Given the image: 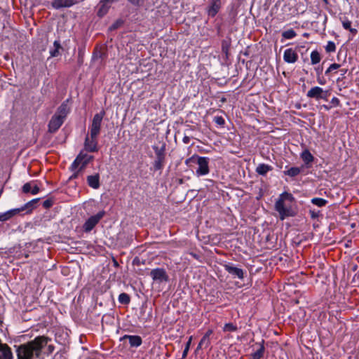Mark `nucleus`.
<instances>
[{"label": "nucleus", "instance_id": "1", "mask_svg": "<svg viewBox=\"0 0 359 359\" xmlns=\"http://www.w3.org/2000/svg\"><path fill=\"white\" fill-rule=\"evenodd\" d=\"M50 339L45 336H39L34 340L18 346L17 355L18 359L41 358L42 349L47 346Z\"/></svg>", "mask_w": 359, "mask_h": 359}, {"label": "nucleus", "instance_id": "2", "mask_svg": "<svg viewBox=\"0 0 359 359\" xmlns=\"http://www.w3.org/2000/svg\"><path fill=\"white\" fill-rule=\"evenodd\" d=\"M293 200L294 197L291 194L284 192L280 195L278 199L276 201L275 209L279 213L280 219L281 220L285 219L286 217L294 215V212L290 205L285 203V201H292Z\"/></svg>", "mask_w": 359, "mask_h": 359}, {"label": "nucleus", "instance_id": "3", "mask_svg": "<svg viewBox=\"0 0 359 359\" xmlns=\"http://www.w3.org/2000/svg\"><path fill=\"white\" fill-rule=\"evenodd\" d=\"M69 112L67 104L63 102L57 109L55 114L52 116L48 123V131L56 132L65 121V119Z\"/></svg>", "mask_w": 359, "mask_h": 359}, {"label": "nucleus", "instance_id": "4", "mask_svg": "<svg viewBox=\"0 0 359 359\" xmlns=\"http://www.w3.org/2000/svg\"><path fill=\"white\" fill-rule=\"evenodd\" d=\"M209 162L210 159L208 157L199 156L198 155H193L191 157L185 161L187 165H191V163H196L198 167L196 170L197 176H203L209 173Z\"/></svg>", "mask_w": 359, "mask_h": 359}, {"label": "nucleus", "instance_id": "5", "mask_svg": "<svg viewBox=\"0 0 359 359\" xmlns=\"http://www.w3.org/2000/svg\"><path fill=\"white\" fill-rule=\"evenodd\" d=\"M104 114V111H102L101 112L94 115L92 124L90 127V134L91 137H97L98 135L100 134L101 124Z\"/></svg>", "mask_w": 359, "mask_h": 359}, {"label": "nucleus", "instance_id": "6", "mask_svg": "<svg viewBox=\"0 0 359 359\" xmlns=\"http://www.w3.org/2000/svg\"><path fill=\"white\" fill-rule=\"evenodd\" d=\"M105 211L102 210L96 215L90 217L83 224V229L85 232H90L105 215Z\"/></svg>", "mask_w": 359, "mask_h": 359}, {"label": "nucleus", "instance_id": "7", "mask_svg": "<svg viewBox=\"0 0 359 359\" xmlns=\"http://www.w3.org/2000/svg\"><path fill=\"white\" fill-rule=\"evenodd\" d=\"M93 156H90L87 154L81 152L71 165L70 169H75L76 167H80L81 169H85L87 165L93 160Z\"/></svg>", "mask_w": 359, "mask_h": 359}, {"label": "nucleus", "instance_id": "8", "mask_svg": "<svg viewBox=\"0 0 359 359\" xmlns=\"http://www.w3.org/2000/svg\"><path fill=\"white\" fill-rule=\"evenodd\" d=\"M306 96L310 98H315L316 100L323 99L325 100H327L328 92L323 90L320 87L316 86L311 88L306 94Z\"/></svg>", "mask_w": 359, "mask_h": 359}, {"label": "nucleus", "instance_id": "9", "mask_svg": "<svg viewBox=\"0 0 359 359\" xmlns=\"http://www.w3.org/2000/svg\"><path fill=\"white\" fill-rule=\"evenodd\" d=\"M150 276L154 281H156L159 283L167 282L169 279L165 269L161 268L152 269L150 272Z\"/></svg>", "mask_w": 359, "mask_h": 359}, {"label": "nucleus", "instance_id": "10", "mask_svg": "<svg viewBox=\"0 0 359 359\" xmlns=\"http://www.w3.org/2000/svg\"><path fill=\"white\" fill-rule=\"evenodd\" d=\"M76 4V0H53L51 6L53 8L58 10L62 8H69Z\"/></svg>", "mask_w": 359, "mask_h": 359}, {"label": "nucleus", "instance_id": "11", "mask_svg": "<svg viewBox=\"0 0 359 359\" xmlns=\"http://www.w3.org/2000/svg\"><path fill=\"white\" fill-rule=\"evenodd\" d=\"M84 148L87 151L89 152H95L97 151V137H89L88 135L86 136L85 142H84Z\"/></svg>", "mask_w": 359, "mask_h": 359}, {"label": "nucleus", "instance_id": "12", "mask_svg": "<svg viewBox=\"0 0 359 359\" xmlns=\"http://www.w3.org/2000/svg\"><path fill=\"white\" fill-rule=\"evenodd\" d=\"M283 60L287 63H295L298 60V55L292 48H287L284 52Z\"/></svg>", "mask_w": 359, "mask_h": 359}, {"label": "nucleus", "instance_id": "13", "mask_svg": "<svg viewBox=\"0 0 359 359\" xmlns=\"http://www.w3.org/2000/svg\"><path fill=\"white\" fill-rule=\"evenodd\" d=\"M225 270L231 274L233 277H237L240 279H243L244 277L243 271L238 267L233 266L232 264H228L224 266Z\"/></svg>", "mask_w": 359, "mask_h": 359}, {"label": "nucleus", "instance_id": "14", "mask_svg": "<svg viewBox=\"0 0 359 359\" xmlns=\"http://www.w3.org/2000/svg\"><path fill=\"white\" fill-rule=\"evenodd\" d=\"M128 339L129 344L132 347H138L142 343V338L137 335H124L122 339Z\"/></svg>", "mask_w": 359, "mask_h": 359}, {"label": "nucleus", "instance_id": "15", "mask_svg": "<svg viewBox=\"0 0 359 359\" xmlns=\"http://www.w3.org/2000/svg\"><path fill=\"white\" fill-rule=\"evenodd\" d=\"M220 8L219 0H212L210 6L208 8V14L211 17H214L219 12Z\"/></svg>", "mask_w": 359, "mask_h": 359}, {"label": "nucleus", "instance_id": "16", "mask_svg": "<svg viewBox=\"0 0 359 359\" xmlns=\"http://www.w3.org/2000/svg\"><path fill=\"white\" fill-rule=\"evenodd\" d=\"M87 182L89 187L93 189H97L100 187V175L99 174H95L93 175H88L87 177Z\"/></svg>", "mask_w": 359, "mask_h": 359}, {"label": "nucleus", "instance_id": "17", "mask_svg": "<svg viewBox=\"0 0 359 359\" xmlns=\"http://www.w3.org/2000/svg\"><path fill=\"white\" fill-rule=\"evenodd\" d=\"M21 211H22V209L15 208V209L10 210L4 213H1L0 214V222L7 221V220L10 219L11 218H12L13 217H14L15 215H16L17 214H18L19 212H20Z\"/></svg>", "mask_w": 359, "mask_h": 359}, {"label": "nucleus", "instance_id": "18", "mask_svg": "<svg viewBox=\"0 0 359 359\" xmlns=\"http://www.w3.org/2000/svg\"><path fill=\"white\" fill-rule=\"evenodd\" d=\"M110 6L111 4L104 1V0H100L97 5V15L100 17L104 16L108 12Z\"/></svg>", "mask_w": 359, "mask_h": 359}, {"label": "nucleus", "instance_id": "19", "mask_svg": "<svg viewBox=\"0 0 359 359\" xmlns=\"http://www.w3.org/2000/svg\"><path fill=\"white\" fill-rule=\"evenodd\" d=\"M301 158L304 163L307 165V167L310 166L309 165L313 161L314 159L313 156L308 149H305L301 154Z\"/></svg>", "mask_w": 359, "mask_h": 359}, {"label": "nucleus", "instance_id": "20", "mask_svg": "<svg viewBox=\"0 0 359 359\" xmlns=\"http://www.w3.org/2000/svg\"><path fill=\"white\" fill-rule=\"evenodd\" d=\"M273 168L267 164L261 163L256 168V172L260 175H265L269 171L272 170Z\"/></svg>", "mask_w": 359, "mask_h": 359}, {"label": "nucleus", "instance_id": "21", "mask_svg": "<svg viewBox=\"0 0 359 359\" xmlns=\"http://www.w3.org/2000/svg\"><path fill=\"white\" fill-rule=\"evenodd\" d=\"M165 157H156L154 161V168L155 170H161L165 165Z\"/></svg>", "mask_w": 359, "mask_h": 359}, {"label": "nucleus", "instance_id": "22", "mask_svg": "<svg viewBox=\"0 0 359 359\" xmlns=\"http://www.w3.org/2000/svg\"><path fill=\"white\" fill-rule=\"evenodd\" d=\"M303 170V167L298 168V167H292L288 169L286 171H284V174L286 175H288L290 177H296L299 174L301 173V172Z\"/></svg>", "mask_w": 359, "mask_h": 359}, {"label": "nucleus", "instance_id": "23", "mask_svg": "<svg viewBox=\"0 0 359 359\" xmlns=\"http://www.w3.org/2000/svg\"><path fill=\"white\" fill-rule=\"evenodd\" d=\"M152 148L155 152L156 157H165V144H163L161 147L154 145L152 147Z\"/></svg>", "mask_w": 359, "mask_h": 359}, {"label": "nucleus", "instance_id": "24", "mask_svg": "<svg viewBox=\"0 0 359 359\" xmlns=\"http://www.w3.org/2000/svg\"><path fill=\"white\" fill-rule=\"evenodd\" d=\"M210 345V339L208 338V337H203L201 339L196 350H199L201 348H207Z\"/></svg>", "mask_w": 359, "mask_h": 359}, {"label": "nucleus", "instance_id": "25", "mask_svg": "<svg viewBox=\"0 0 359 359\" xmlns=\"http://www.w3.org/2000/svg\"><path fill=\"white\" fill-rule=\"evenodd\" d=\"M342 26L345 29L350 31L353 35L356 34L357 29L351 27V22L348 19L342 20Z\"/></svg>", "mask_w": 359, "mask_h": 359}, {"label": "nucleus", "instance_id": "26", "mask_svg": "<svg viewBox=\"0 0 359 359\" xmlns=\"http://www.w3.org/2000/svg\"><path fill=\"white\" fill-rule=\"evenodd\" d=\"M118 302L122 304L127 305L130 302V297L127 293H121L118 296Z\"/></svg>", "mask_w": 359, "mask_h": 359}, {"label": "nucleus", "instance_id": "27", "mask_svg": "<svg viewBox=\"0 0 359 359\" xmlns=\"http://www.w3.org/2000/svg\"><path fill=\"white\" fill-rule=\"evenodd\" d=\"M320 53L317 50H313L311 54V61L312 65H316L320 62Z\"/></svg>", "mask_w": 359, "mask_h": 359}, {"label": "nucleus", "instance_id": "28", "mask_svg": "<svg viewBox=\"0 0 359 359\" xmlns=\"http://www.w3.org/2000/svg\"><path fill=\"white\" fill-rule=\"evenodd\" d=\"M39 198H35L29 202L27 203L23 207H22L20 209H22V211H24L25 210H29L30 212L34 208L35 204L39 201Z\"/></svg>", "mask_w": 359, "mask_h": 359}, {"label": "nucleus", "instance_id": "29", "mask_svg": "<svg viewBox=\"0 0 359 359\" xmlns=\"http://www.w3.org/2000/svg\"><path fill=\"white\" fill-rule=\"evenodd\" d=\"M231 46V41L229 39H224L222 41V50L223 53L226 54V56H228V53L230 48Z\"/></svg>", "mask_w": 359, "mask_h": 359}, {"label": "nucleus", "instance_id": "30", "mask_svg": "<svg viewBox=\"0 0 359 359\" xmlns=\"http://www.w3.org/2000/svg\"><path fill=\"white\" fill-rule=\"evenodd\" d=\"M264 353V346L263 344H261L259 349L257 350L253 354L252 358L253 359H261Z\"/></svg>", "mask_w": 359, "mask_h": 359}, {"label": "nucleus", "instance_id": "31", "mask_svg": "<svg viewBox=\"0 0 359 359\" xmlns=\"http://www.w3.org/2000/svg\"><path fill=\"white\" fill-rule=\"evenodd\" d=\"M296 36L297 34L292 29L284 31L282 33V36L285 39H291L295 37Z\"/></svg>", "mask_w": 359, "mask_h": 359}, {"label": "nucleus", "instance_id": "32", "mask_svg": "<svg viewBox=\"0 0 359 359\" xmlns=\"http://www.w3.org/2000/svg\"><path fill=\"white\" fill-rule=\"evenodd\" d=\"M311 203L318 207L325 206L327 201L321 198H313L311 199Z\"/></svg>", "mask_w": 359, "mask_h": 359}, {"label": "nucleus", "instance_id": "33", "mask_svg": "<svg viewBox=\"0 0 359 359\" xmlns=\"http://www.w3.org/2000/svg\"><path fill=\"white\" fill-rule=\"evenodd\" d=\"M237 330V326L231 323L225 324L223 328L224 332H235Z\"/></svg>", "mask_w": 359, "mask_h": 359}, {"label": "nucleus", "instance_id": "34", "mask_svg": "<svg viewBox=\"0 0 359 359\" xmlns=\"http://www.w3.org/2000/svg\"><path fill=\"white\" fill-rule=\"evenodd\" d=\"M191 340H192V337L191 336L189 337L188 341L187 342L185 348H184V351L182 353V359L186 358V357L187 356V354H188V352H189V348H190V345H191Z\"/></svg>", "mask_w": 359, "mask_h": 359}, {"label": "nucleus", "instance_id": "35", "mask_svg": "<svg viewBox=\"0 0 359 359\" xmlns=\"http://www.w3.org/2000/svg\"><path fill=\"white\" fill-rule=\"evenodd\" d=\"M33 184H34V182L25 183L22 186V192L25 194H28V193L31 192Z\"/></svg>", "mask_w": 359, "mask_h": 359}, {"label": "nucleus", "instance_id": "36", "mask_svg": "<svg viewBox=\"0 0 359 359\" xmlns=\"http://www.w3.org/2000/svg\"><path fill=\"white\" fill-rule=\"evenodd\" d=\"M325 50L328 53L334 52L336 50L335 43L332 41H329L325 47Z\"/></svg>", "mask_w": 359, "mask_h": 359}, {"label": "nucleus", "instance_id": "37", "mask_svg": "<svg viewBox=\"0 0 359 359\" xmlns=\"http://www.w3.org/2000/svg\"><path fill=\"white\" fill-rule=\"evenodd\" d=\"M214 121L215 123L221 126H224L225 123V121L222 116H215Z\"/></svg>", "mask_w": 359, "mask_h": 359}, {"label": "nucleus", "instance_id": "38", "mask_svg": "<svg viewBox=\"0 0 359 359\" xmlns=\"http://www.w3.org/2000/svg\"><path fill=\"white\" fill-rule=\"evenodd\" d=\"M53 205V202L50 199H47L43 202V206L46 209L50 208Z\"/></svg>", "mask_w": 359, "mask_h": 359}, {"label": "nucleus", "instance_id": "39", "mask_svg": "<svg viewBox=\"0 0 359 359\" xmlns=\"http://www.w3.org/2000/svg\"><path fill=\"white\" fill-rule=\"evenodd\" d=\"M133 6H141L144 4V0H126Z\"/></svg>", "mask_w": 359, "mask_h": 359}, {"label": "nucleus", "instance_id": "40", "mask_svg": "<svg viewBox=\"0 0 359 359\" xmlns=\"http://www.w3.org/2000/svg\"><path fill=\"white\" fill-rule=\"evenodd\" d=\"M309 214L312 219H316V218L318 217L320 212L318 210H310Z\"/></svg>", "mask_w": 359, "mask_h": 359}, {"label": "nucleus", "instance_id": "41", "mask_svg": "<svg viewBox=\"0 0 359 359\" xmlns=\"http://www.w3.org/2000/svg\"><path fill=\"white\" fill-rule=\"evenodd\" d=\"M39 192V188L36 184H32L31 194L33 195L37 194Z\"/></svg>", "mask_w": 359, "mask_h": 359}, {"label": "nucleus", "instance_id": "42", "mask_svg": "<svg viewBox=\"0 0 359 359\" xmlns=\"http://www.w3.org/2000/svg\"><path fill=\"white\" fill-rule=\"evenodd\" d=\"M50 55L51 57H57L59 55V49L54 48L53 50H50Z\"/></svg>", "mask_w": 359, "mask_h": 359}, {"label": "nucleus", "instance_id": "43", "mask_svg": "<svg viewBox=\"0 0 359 359\" xmlns=\"http://www.w3.org/2000/svg\"><path fill=\"white\" fill-rule=\"evenodd\" d=\"M331 103L333 104V106H339L340 104V101L337 97H333L331 100Z\"/></svg>", "mask_w": 359, "mask_h": 359}, {"label": "nucleus", "instance_id": "44", "mask_svg": "<svg viewBox=\"0 0 359 359\" xmlns=\"http://www.w3.org/2000/svg\"><path fill=\"white\" fill-rule=\"evenodd\" d=\"M121 24V22H119L118 21H117L110 26L109 29L114 30V29H117L120 26Z\"/></svg>", "mask_w": 359, "mask_h": 359}, {"label": "nucleus", "instance_id": "45", "mask_svg": "<svg viewBox=\"0 0 359 359\" xmlns=\"http://www.w3.org/2000/svg\"><path fill=\"white\" fill-rule=\"evenodd\" d=\"M340 67H341V65L337 64V63H333V64L330 65V70L333 71V70L339 69Z\"/></svg>", "mask_w": 359, "mask_h": 359}, {"label": "nucleus", "instance_id": "46", "mask_svg": "<svg viewBox=\"0 0 359 359\" xmlns=\"http://www.w3.org/2000/svg\"><path fill=\"white\" fill-rule=\"evenodd\" d=\"M72 172H73V174L69 177V180L76 179L80 176L78 172H76L75 170H72Z\"/></svg>", "mask_w": 359, "mask_h": 359}, {"label": "nucleus", "instance_id": "47", "mask_svg": "<svg viewBox=\"0 0 359 359\" xmlns=\"http://www.w3.org/2000/svg\"><path fill=\"white\" fill-rule=\"evenodd\" d=\"M71 170H75L76 172H78L79 175H81L83 173V171L84 169H81L80 167H76L75 169H70Z\"/></svg>", "mask_w": 359, "mask_h": 359}, {"label": "nucleus", "instance_id": "48", "mask_svg": "<svg viewBox=\"0 0 359 359\" xmlns=\"http://www.w3.org/2000/svg\"><path fill=\"white\" fill-rule=\"evenodd\" d=\"M53 45H54V48H57V49H59V50L62 48L60 42L57 41H55Z\"/></svg>", "mask_w": 359, "mask_h": 359}, {"label": "nucleus", "instance_id": "49", "mask_svg": "<svg viewBox=\"0 0 359 359\" xmlns=\"http://www.w3.org/2000/svg\"><path fill=\"white\" fill-rule=\"evenodd\" d=\"M182 141L184 144H189L190 142V137L188 136H184L182 139Z\"/></svg>", "mask_w": 359, "mask_h": 359}, {"label": "nucleus", "instance_id": "50", "mask_svg": "<svg viewBox=\"0 0 359 359\" xmlns=\"http://www.w3.org/2000/svg\"><path fill=\"white\" fill-rule=\"evenodd\" d=\"M212 334V330H208L205 334H204L203 337H208V338H210V335Z\"/></svg>", "mask_w": 359, "mask_h": 359}, {"label": "nucleus", "instance_id": "51", "mask_svg": "<svg viewBox=\"0 0 359 359\" xmlns=\"http://www.w3.org/2000/svg\"><path fill=\"white\" fill-rule=\"evenodd\" d=\"M54 350V346L53 345H49L48 346V353H51Z\"/></svg>", "mask_w": 359, "mask_h": 359}, {"label": "nucleus", "instance_id": "52", "mask_svg": "<svg viewBox=\"0 0 359 359\" xmlns=\"http://www.w3.org/2000/svg\"><path fill=\"white\" fill-rule=\"evenodd\" d=\"M117 0H104V1L109 4H112L114 1H116Z\"/></svg>", "mask_w": 359, "mask_h": 359}, {"label": "nucleus", "instance_id": "53", "mask_svg": "<svg viewBox=\"0 0 359 359\" xmlns=\"http://www.w3.org/2000/svg\"><path fill=\"white\" fill-rule=\"evenodd\" d=\"M341 75H344L347 72V69H342L340 70Z\"/></svg>", "mask_w": 359, "mask_h": 359}, {"label": "nucleus", "instance_id": "54", "mask_svg": "<svg viewBox=\"0 0 359 359\" xmlns=\"http://www.w3.org/2000/svg\"><path fill=\"white\" fill-rule=\"evenodd\" d=\"M330 72H332V70H330V67H329L328 69L325 71V74H327Z\"/></svg>", "mask_w": 359, "mask_h": 359}, {"label": "nucleus", "instance_id": "55", "mask_svg": "<svg viewBox=\"0 0 359 359\" xmlns=\"http://www.w3.org/2000/svg\"><path fill=\"white\" fill-rule=\"evenodd\" d=\"M309 36V34H307V33L304 34V36Z\"/></svg>", "mask_w": 359, "mask_h": 359}, {"label": "nucleus", "instance_id": "56", "mask_svg": "<svg viewBox=\"0 0 359 359\" xmlns=\"http://www.w3.org/2000/svg\"><path fill=\"white\" fill-rule=\"evenodd\" d=\"M114 265L118 266V263L116 261H114Z\"/></svg>", "mask_w": 359, "mask_h": 359}, {"label": "nucleus", "instance_id": "57", "mask_svg": "<svg viewBox=\"0 0 359 359\" xmlns=\"http://www.w3.org/2000/svg\"><path fill=\"white\" fill-rule=\"evenodd\" d=\"M325 4H327L328 3V1L327 0H323Z\"/></svg>", "mask_w": 359, "mask_h": 359}, {"label": "nucleus", "instance_id": "58", "mask_svg": "<svg viewBox=\"0 0 359 359\" xmlns=\"http://www.w3.org/2000/svg\"><path fill=\"white\" fill-rule=\"evenodd\" d=\"M324 107H325V109H329V108H328L327 106H325V105H324Z\"/></svg>", "mask_w": 359, "mask_h": 359}]
</instances>
